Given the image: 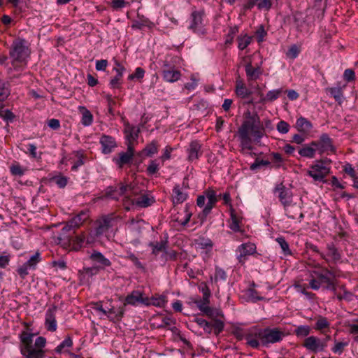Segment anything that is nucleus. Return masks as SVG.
Listing matches in <instances>:
<instances>
[{
	"instance_id": "f257e3e1",
	"label": "nucleus",
	"mask_w": 358,
	"mask_h": 358,
	"mask_svg": "<svg viewBox=\"0 0 358 358\" xmlns=\"http://www.w3.org/2000/svg\"><path fill=\"white\" fill-rule=\"evenodd\" d=\"M264 134V129L260 123L259 117L257 113H245V120L238 130L241 150H252V138L259 141Z\"/></svg>"
},
{
	"instance_id": "f03ea898",
	"label": "nucleus",
	"mask_w": 358,
	"mask_h": 358,
	"mask_svg": "<svg viewBox=\"0 0 358 358\" xmlns=\"http://www.w3.org/2000/svg\"><path fill=\"white\" fill-rule=\"evenodd\" d=\"M34 334L27 331H22L20 335V352L24 358H45L44 348L46 339L38 336L34 343Z\"/></svg>"
},
{
	"instance_id": "7ed1b4c3",
	"label": "nucleus",
	"mask_w": 358,
	"mask_h": 358,
	"mask_svg": "<svg viewBox=\"0 0 358 358\" xmlns=\"http://www.w3.org/2000/svg\"><path fill=\"white\" fill-rule=\"evenodd\" d=\"M314 267L315 269L310 272V287L314 290H318L322 284L324 283L327 289L334 291L335 285L331 278L332 272L327 268L322 267L320 264H315Z\"/></svg>"
},
{
	"instance_id": "20e7f679",
	"label": "nucleus",
	"mask_w": 358,
	"mask_h": 358,
	"mask_svg": "<svg viewBox=\"0 0 358 358\" xmlns=\"http://www.w3.org/2000/svg\"><path fill=\"white\" fill-rule=\"evenodd\" d=\"M138 192L131 184L119 182L113 186H110L106 189V196L118 200L122 197L124 208L127 210L131 209L129 203L133 196L137 195Z\"/></svg>"
},
{
	"instance_id": "39448f33",
	"label": "nucleus",
	"mask_w": 358,
	"mask_h": 358,
	"mask_svg": "<svg viewBox=\"0 0 358 358\" xmlns=\"http://www.w3.org/2000/svg\"><path fill=\"white\" fill-rule=\"evenodd\" d=\"M274 193L278 194V197L284 207L286 215L290 219H295L300 208L293 203V195L291 189L286 187L282 183L275 185Z\"/></svg>"
},
{
	"instance_id": "423d86ee",
	"label": "nucleus",
	"mask_w": 358,
	"mask_h": 358,
	"mask_svg": "<svg viewBox=\"0 0 358 358\" xmlns=\"http://www.w3.org/2000/svg\"><path fill=\"white\" fill-rule=\"evenodd\" d=\"M31 54L29 43L24 38L15 39L10 48L9 55L11 58L12 64L15 66L17 63H22L27 61Z\"/></svg>"
},
{
	"instance_id": "0eeeda50",
	"label": "nucleus",
	"mask_w": 358,
	"mask_h": 358,
	"mask_svg": "<svg viewBox=\"0 0 358 358\" xmlns=\"http://www.w3.org/2000/svg\"><path fill=\"white\" fill-rule=\"evenodd\" d=\"M88 217L89 214L87 211H81L79 214L69 220L62 228L61 233L57 238L59 240V242L64 241V243H68L70 241L71 234H66L67 232L79 227L88 219Z\"/></svg>"
},
{
	"instance_id": "6e6552de",
	"label": "nucleus",
	"mask_w": 358,
	"mask_h": 358,
	"mask_svg": "<svg viewBox=\"0 0 358 358\" xmlns=\"http://www.w3.org/2000/svg\"><path fill=\"white\" fill-rule=\"evenodd\" d=\"M327 159L316 160L307 171V175L315 182H326L325 178L330 173V167L326 164Z\"/></svg>"
},
{
	"instance_id": "1a4fd4ad",
	"label": "nucleus",
	"mask_w": 358,
	"mask_h": 358,
	"mask_svg": "<svg viewBox=\"0 0 358 358\" xmlns=\"http://www.w3.org/2000/svg\"><path fill=\"white\" fill-rule=\"evenodd\" d=\"M264 328L257 326L250 327L245 334L246 344L254 349L264 347Z\"/></svg>"
},
{
	"instance_id": "9d476101",
	"label": "nucleus",
	"mask_w": 358,
	"mask_h": 358,
	"mask_svg": "<svg viewBox=\"0 0 358 358\" xmlns=\"http://www.w3.org/2000/svg\"><path fill=\"white\" fill-rule=\"evenodd\" d=\"M311 145L315 147L316 150L318 151L320 155L324 153L329 155V153H334L336 152L333 140L325 133L321 134L317 141H312Z\"/></svg>"
},
{
	"instance_id": "9b49d317",
	"label": "nucleus",
	"mask_w": 358,
	"mask_h": 358,
	"mask_svg": "<svg viewBox=\"0 0 358 358\" xmlns=\"http://www.w3.org/2000/svg\"><path fill=\"white\" fill-rule=\"evenodd\" d=\"M187 303L190 306L196 305L200 311H201L204 315L208 316L209 317L222 315L217 310H214L209 306L210 299H206L205 298L201 299L200 296H197L195 297H190L187 301Z\"/></svg>"
},
{
	"instance_id": "f8f14e48",
	"label": "nucleus",
	"mask_w": 358,
	"mask_h": 358,
	"mask_svg": "<svg viewBox=\"0 0 358 358\" xmlns=\"http://www.w3.org/2000/svg\"><path fill=\"white\" fill-rule=\"evenodd\" d=\"M235 252L238 263L243 265L249 256L257 252V247L255 243L247 242L238 245Z\"/></svg>"
},
{
	"instance_id": "ddd939ff",
	"label": "nucleus",
	"mask_w": 358,
	"mask_h": 358,
	"mask_svg": "<svg viewBox=\"0 0 358 358\" xmlns=\"http://www.w3.org/2000/svg\"><path fill=\"white\" fill-rule=\"evenodd\" d=\"M264 347L280 342L285 337V333L278 328H264Z\"/></svg>"
},
{
	"instance_id": "4468645a",
	"label": "nucleus",
	"mask_w": 358,
	"mask_h": 358,
	"mask_svg": "<svg viewBox=\"0 0 358 358\" xmlns=\"http://www.w3.org/2000/svg\"><path fill=\"white\" fill-rule=\"evenodd\" d=\"M203 15L204 12L203 10L192 11L190 15L188 29L194 33L203 34L205 33L203 22Z\"/></svg>"
},
{
	"instance_id": "2eb2a0df",
	"label": "nucleus",
	"mask_w": 358,
	"mask_h": 358,
	"mask_svg": "<svg viewBox=\"0 0 358 358\" xmlns=\"http://www.w3.org/2000/svg\"><path fill=\"white\" fill-rule=\"evenodd\" d=\"M303 346L311 352L317 353L324 351L327 347V344L326 341L310 336L305 338Z\"/></svg>"
},
{
	"instance_id": "dca6fc26",
	"label": "nucleus",
	"mask_w": 358,
	"mask_h": 358,
	"mask_svg": "<svg viewBox=\"0 0 358 358\" xmlns=\"http://www.w3.org/2000/svg\"><path fill=\"white\" fill-rule=\"evenodd\" d=\"M327 253L324 254L322 252H320L317 250L314 249V250L318 252L321 257L327 263H336L341 259V255L333 243L328 244L327 245Z\"/></svg>"
},
{
	"instance_id": "f3484780",
	"label": "nucleus",
	"mask_w": 358,
	"mask_h": 358,
	"mask_svg": "<svg viewBox=\"0 0 358 358\" xmlns=\"http://www.w3.org/2000/svg\"><path fill=\"white\" fill-rule=\"evenodd\" d=\"M148 297H144L139 290H134L125 299L124 305L138 306V304H148Z\"/></svg>"
},
{
	"instance_id": "a211bd4d",
	"label": "nucleus",
	"mask_w": 358,
	"mask_h": 358,
	"mask_svg": "<svg viewBox=\"0 0 358 358\" xmlns=\"http://www.w3.org/2000/svg\"><path fill=\"white\" fill-rule=\"evenodd\" d=\"M155 201L153 196L149 194H141L136 199L131 197L129 206L130 208L133 206H138L140 208H147L151 206Z\"/></svg>"
},
{
	"instance_id": "6ab92c4d",
	"label": "nucleus",
	"mask_w": 358,
	"mask_h": 358,
	"mask_svg": "<svg viewBox=\"0 0 358 358\" xmlns=\"http://www.w3.org/2000/svg\"><path fill=\"white\" fill-rule=\"evenodd\" d=\"M206 198L208 200L206 206L204 207L202 215L203 217H206L210 212L212 208L215 206L217 201V196L216 192L211 189H208L204 192Z\"/></svg>"
},
{
	"instance_id": "aec40b11",
	"label": "nucleus",
	"mask_w": 358,
	"mask_h": 358,
	"mask_svg": "<svg viewBox=\"0 0 358 358\" xmlns=\"http://www.w3.org/2000/svg\"><path fill=\"white\" fill-rule=\"evenodd\" d=\"M113 217L110 215H104L96 221V234L102 235L106 233L111 227Z\"/></svg>"
},
{
	"instance_id": "412c9836",
	"label": "nucleus",
	"mask_w": 358,
	"mask_h": 358,
	"mask_svg": "<svg viewBox=\"0 0 358 358\" xmlns=\"http://www.w3.org/2000/svg\"><path fill=\"white\" fill-rule=\"evenodd\" d=\"M257 6L259 10H269L272 7V0H247L243 8L250 10Z\"/></svg>"
},
{
	"instance_id": "4be33fe9",
	"label": "nucleus",
	"mask_w": 358,
	"mask_h": 358,
	"mask_svg": "<svg viewBox=\"0 0 358 358\" xmlns=\"http://www.w3.org/2000/svg\"><path fill=\"white\" fill-rule=\"evenodd\" d=\"M187 188L185 185V179L182 182V187L176 185L173 189V201L174 203H182L187 199V193L184 190L183 187Z\"/></svg>"
},
{
	"instance_id": "5701e85b",
	"label": "nucleus",
	"mask_w": 358,
	"mask_h": 358,
	"mask_svg": "<svg viewBox=\"0 0 358 358\" xmlns=\"http://www.w3.org/2000/svg\"><path fill=\"white\" fill-rule=\"evenodd\" d=\"M56 306H52L48 308L45 313V326L48 331H55L57 329V322L55 319V314L57 311Z\"/></svg>"
},
{
	"instance_id": "b1692460",
	"label": "nucleus",
	"mask_w": 358,
	"mask_h": 358,
	"mask_svg": "<svg viewBox=\"0 0 358 358\" xmlns=\"http://www.w3.org/2000/svg\"><path fill=\"white\" fill-rule=\"evenodd\" d=\"M90 259L98 266L96 268L104 269L111 265L110 261L106 258L100 252L94 251L90 257Z\"/></svg>"
},
{
	"instance_id": "393cba45",
	"label": "nucleus",
	"mask_w": 358,
	"mask_h": 358,
	"mask_svg": "<svg viewBox=\"0 0 358 358\" xmlns=\"http://www.w3.org/2000/svg\"><path fill=\"white\" fill-rule=\"evenodd\" d=\"M99 142L101 145L102 152L105 154L110 153L116 147L115 139L110 136H102Z\"/></svg>"
},
{
	"instance_id": "a878e982",
	"label": "nucleus",
	"mask_w": 358,
	"mask_h": 358,
	"mask_svg": "<svg viewBox=\"0 0 358 358\" xmlns=\"http://www.w3.org/2000/svg\"><path fill=\"white\" fill-rule=\"evenodd\" d=\"M201 146L199 142L192 141L189 144V147L187 150L188 159L192 162L198 159L199 157L202 154V152L201 151Z\"/></svg>"
},
{
	"instance_id": "bb28decb",
	"label": "nucleus",
	"mask_w": 358,
	"mask_h": 358,
	"mask_svg": "<svg viewBox=\"0 0 358 358\" xmlns=\"http://www.w3.org/2000/svg\"><path fill=\"white\" fill-rule=\"evenodd\" d=\"M345 86H346L345 85H344L343 86H341L340 85H338L336 87H329L326 90L327 92H329L330 94V95L332 97H334L335 101H337L339 105H341L343 103V99H344L343 91L344 88L345 87Z\"/></svg>"
},
{
	"instance_id": "cd10ccee",
	"label": "nucleus",
	"mask_w": 358,
	"mask_h": 358,
	"mask_svg": "<svg viewBox=\"0 0 358 358\" xmlns=\"http://www.w3.org/2000/svg\"><path fill=\"white\" fill-rule=\"evenodd\" d=\"M162 76L166 82L174 83L180 79L181 73L174 67L170 70H163Z\"/></svg>"
},
{
	"instance_id": "c85d7f7f",
	"label": "nucleus",
	"mask_w": 358,
	"mask_h": 358,
	"mask_svg": "<svg viewBox=\"0 0 358 358\" xmlns=\"http://www.w3.org/2000/svg\"><path fill=\"white\" fill-rule=\"evenodd\" d=\"M296 128L299 132L308 133L313 128V124L306 118L300 117L296 120Z\"/></svg>"
},
{
	"instance_id": "c756f323",
	"label": "nucleus",
	"mask_w": 358,
	"mask_h": 358,
	"mask_svg": "<svg viewBox=\"0 0 358 358\" xmlns=\"http://www.w3.org/2000/svg\"><path fill=\"white\" fill-rule=\"evenodd\" d=\"M133 159V156L130 153L122 152L118 154L117 157L113 158V162L119 168H122L125 164H129Z\"/></svg>"
},
{
	"instance_id": "7c9ffc66",
	"label": "nucleus",
	"mask_w": 358,
	"mask_h": 358,
	"mask_svg": "<svg viewBox=\"0 0 358 358\" xmlns=\"http://www.w3.org/2000/svg\"><path fill=\"white\" fill-rule=\"evenodd\" d=\"M316 151L315 147L312 145L310 142L309 144L303 145L299 150V154L303 157L313 159L315 156Z\"/></svg>"
},
{
	"instance_id": "2f4dec72",
	"label": "nucleus",
	"mask_w": 358,
	"mask_h": 358,
	"mask_svg": "<svg viewBox=\"0 0 358 358\" xmlns=\"http://www.w3.org/2000/svg\"><path fill=\"white\" fill-rule=\"evenodd\" d=\"M79 111L82 115L81 123L85 127L90 126L93 122V115L92 113L85 107L80 106Z\"/></svg>"
},
{
	"instance_id": "473e14b6",
	"label": "nucleus",
	"mask_w": 358,
	"mask_h": 358,
	"mask_svg": "<svg viewBox=\"0 0 358 358\" xmlns=\"http://www.w3.org/2000/svg\"><path fill=\"white\" fill-rule=\"evenodd\" d=\"M140 132L139 128L129 124L126 125L124 133L128 141H134L138 138Z\"/></svg>"
},
{
	"instance_id": "72a5a7b5",
	"label": "nucleus",
	"mask_w": 358,
	"mask_h": 358,
	"mask_svg": "<svg viewBox=\"0 0 358 358\" xmlns=\"http://www.w3.org/2000/svg\"><path fill=\"white\" fill-rule=\"evenodd\" d=\"M124 310L123 308L120 307L117 309L112 307L108 308L107 315H106L110 320L119 321L122 319L124 315Z\"/></svg>"
},
{
	"instance_id": "f704fd0d",
	"label": "nucleus",
	"mask_w": 358,
	"mask_h": 358,
	"mask_svg": "<svg viewBox=\"0 0 358 358\" xmlns=\"http://www.w3.org/2000/svg\"><path fill=\"white\" fill-rule=\"evenodd\" d=\"M241 220L238 217L234 209H231V218L229 227L234 232H241Z\"/></svg>"
},
{
	"instance_id": "c9c22d12",
	"label": "nucleus",
	"mask_w": 358,
	"mask_h": 358,
	"mask_svg": "<svg viewBox=\"0 0 358 358\" xmlns=\"http://www.w3.org/2000/svg\"><path fill=\"white\" fill-rule=\"evenodd\" d=\"M167 243V241H162L159 242L150 243L149 245L152 249V253L156 256L161 252L166 253Z\"/></svg>"
},
{
	"instance_id": "e433bc0d",
	"label": "nucleus",
	"mask_w": 358,
	"mask_h": 358,
	"mask_svg": "<svg viewBox=\"0 0 358 358\" xmlns=\"http://www.w3.org/2000/svg\"><path fill=\"white\" fill-rule=\"evenodd\" d=\"M245 69L246 75L250 80H256L261 74L260 69L259 67H253L251 63L247 64Z\"/></svg>"
},
{
	"instance_id": "4c0bfd02",
	"label": "nucleus",
	"mask_w": 358,
	"mask_h": 358,
	"mask_svg": "<svg viewBox=\"0 0 358 358\" xmlns=\"http://www.w3.org/2000/svg\"><path fill=\"white\" fill-rule=\"evenodd\" d=\"M148 304H145L146 306H154L156 307H164L166 303V296L160 295L158 296H152L151 298L148 297Z\"/></svg>"
},
{
	"instance_id": "58836bf2",
	"label": "nucleus",
	"mask_w": 358,
	"mask_h": 358,
	"mask_svg": "<svg viewBox=\"0 0 358 358\" xmlns=\"http://www.w3.org/2000/svg\"><path fill=\"white\" fill-rule=\"evenodd\" d=\"M236 93L238 96L245 99L248 98L252 92L246 87L242 81H238L236 83Z\"/></svg>"
},
{
	"instance_id": "ea45409f",
	"label": "nucleus",
	"mask_w": 358,
	"mask_h": 358,
	"mask_svg": "<svg viewBox=\"0 0 358 358\" xmlns=\"http://www.w3.org/2000/svg\"><path fill=\"white\" fill-rule=\"evenodd\" d=\"M154 27V23L148 19H139L134 20L132 22L131 28L135 29H142L144 27L152 29Z\"/></svg>"
},
{
	"instance_id": "a19ab883",
	"label": "nucleus",
	"mask_w": 358,
	"mask_h": 358,
	"mask_svg": "<svg viewBox=\"0 0 358 358\" xmlns=\"http://www.w3.org/2000/svg\"><path fill=\"white\" fill-rule=\"evenodd\" d=\"M330 326V322L323 316H318L317 317V321L315 322L314 329L317 331H323L324 329L329 328Z\"/></svg>"
},
{
	"instance_id": "79ce46f5",
	"label": "nucleus",
	"mask_w": 358,
	"mask_h": 358,
	"mask_svg": "<svg viewBox=\"0 0 358 358\" xmlns=\"http://www.w3.org/2000/svg\"><path fill=\"white\" fill-rule=\"evenodd\" d=\"M143 152L148 157H152L153 155L158 152V144L156 141H152L150 143L148 144L143 149Z\"/></svg>"
},
{
	"instance_id": "37998d69",
	"label": "nucleus",
	"mask_w": 358,
	"mask_h": 358,
	"mask_svg": "<svg viewBox=\"0 0 358 358\" xmlns=\"http://www.w3.org/2000/svg\"><path fill=\"white\" fill-rule=\"evenodd\" d=\"M238 48L243 50L246 48L251 43L252 38L248 35H241L238 36Z\"/></svg>"
},
{
	"instance_id": "c03bdc74",
	"label": "nucleus",
	"mask_w": 358,
	"mask_h": 358,
	"mask_svg": "<svg viewBox=\"0 0 358 358\" xmlns=\"http://www.w3.org/2000/svg\"><path fill=\"white\" fill-rule=\"evenodd\" d=\"M275 241L279 244L281 248L282 252L284 255H290L292 254L291 250L289 249V246L288 243L285 241L283 237H278L275 239Z\"/></svg>"
},
{
	"instance_id": "a18cd8bd",
	"label": "nucleus",
	"mask_w": 358,
	"mask_h": 358,
	"mask_svg": "<svg viewBox=\"0 0 358 358\" xmlns=\"http://www.w3.org/2000/svg\"><path fill=\"white\" fill-rule=\"evenodd\" d=\"M212 325V332L215 335L220 334L224 329V322L218 319H213L211 322Z\"/></svg>"
},
{
	"instance_id": "49530a36",
	"label": "nucleus",
	"mask_w": 358,
	"mask_h": 358,
	"mask_svg": "<svg viewBox=\"0 0 358 358\" xmlns=\"http://www.w3.org/2000/svg\"><path fill=\"white\" fill-rule=\"evenodd\" d=\"M195 322L203 328V331L208 334L212 333L211 322L206 321L204 319L196 317L194 320Z\"/></svg>"
},
{
	"instance_id": "de8ad7c7",
	"label": "nucleus",
	"mask_w": 358,
	"mask_h": 358,
	"mask_svg": "<svg viewBox=\"0 0 358 358\" xmlns=\"http://www.w3.org/2000/svg\"><path fill=\"white\" fill-rule=\"evenodd\" d=\"M0 118H2L7 122H13L15 118V115L10 110L0 107Z\"/></svg>"
},
{
	"instance_id": "09e8293b",
	"label": "nucleus",
	"mask_w": 358,
	"mask_h": 358,
	"mask_svg": "<svg viewBox=\"0 0 358 358\" xmlns=\"http://www.w3.org/2000/svg\"><path fill=\"white\" fill-rule=\"evenodd\" d=\"M282 92V89H277L268 91L266 95L265 96L266 102H272L276 100L280 96Z\"/></svg>"
},
{
	"instance_id": "8fccbe9b",
	"label": "nucleus",
	"mask_w": 358,
	"mask_h": 358,
	"mask_svg": "<svg viewBox=\"0 0 358 358\" xmlns=\"http://www.w3.org/2000/svg\"><path fill=\"white\" fill-rule=\"evenodd\" d=\"M160 164L157 159L151 160L147 167V172L149 175H155L159 169Z\"/></svg>"
},
{
	"instance_id": "3c124183",
	"label": "nucleus",
	"mask_w": 358,
	"mask_h": 358,
	"mask_svg": "<svg viewBox=\"0 0 358 358\" xmlns=\"http://www.w3.org/2000/svg\"><path fill=\"white\" fill-rule=\"evenodd\" d=\"M292 19L294 26L297 29H299L305 22V17L303 16V14L301 12L294 13L292 15Z\"/></svg>"
},
{
	"instance_id": "603ef678",
	"label": "nucleus",
	"mask_w": 358,
	"mask_h": 358,
	"mask_svg": "<svg viewBox=\"0 0 358 358\" xmlns=\"http://www.w3.org/2000/svg\"><path fill=\"white\" fill-rule=\"evenodd\" d=\"M310 332V327L308 325L299 326L294 331L295 334L298 337H306Z\"/></svg>"
},
{
	"instance_id": "864d4df0",
	"label": "nucleus",
	"mask_w": 358,
	"mask_h": 358,
	"mask_svg": "<svg viewBox=\"0 0 358 358\" xmlns=\"http://www.w3.org/2000/svg\"><path fill=\"white\" fill-rule=\"evenodd\" d=\"M41 260V254L37 252L30 257L26 264L29 266V268L35 269L37 264L39 263Z\"/></svg>"
},
{
	"instance_id": "5fc2aeb1",
	"label": "nucleus",
	"mask_w": 358,
	"mask_h": 358,
	"mask_svg": "<svg viewBox=\"0 0 358 358\" xmlns=\"http://www.w3.org/2000/svg\"><path fill=\"white\" fill-rule=\"evenodd\" d=\"M72 345V339L70 337H67L55 348V350L57 353H61L66 348H71Z\"/></svg>"
},
{
	"instance_id": "6e6d98bb",
	"label": "nucleus",
	"mask_w": 358,
	"mask_h": 358,
	"mask_svg": "<svg viewBox=\"0 0 358 358\" xmlns=\"http://www.w3.org/2000/svg\"><path fill=\"white\" fill-rule=\"evenodd\" d=\"M76 156L77 157V160L73 163V165L71 167V170L73 171H77L78 167L81 166L84 164V155L82 151H77L76 152Z\"/></svg>"
},
{
	"instance_id": "4d7b16f0",
	"label": "nucleus",
	"mask_w": 358,
	"mask_h": 358,
	"mask_svg": "<svg viewBox=\"0 0 358 358\" xmlns=\"http://www.w3.org/2000/svg\"><path fill=\"white\" fill-rule=\"evenodd\" d=\"M51 180L54 182L59 187L64 188L68 182V178L59 175L51 178Z\"/></svg>"
},
{
	"instance_id": "13d9d810",
	"label": "nucleus",
	"mask_w": 358,
	"mask_h": 358,
	"mask_svg": "<svg viewBox=\"0 0 358 358\" xmlns=\"http://www.w3.org/2000/svg\"><path fill=\"white\" fill-rule=\"evenodd\" d=\"M10 91L6 83L0 81V101H3L9 95Z\"/></svg>"
},
{
	"instance_id": "bf43d9fd",
	"label": "nucleus",
	"mask_w": 358,
	"mask_h": 358,
	"mask_svg": "<svg viewBox=\"0 0 358 358\" xmlns=\"http://www.w3.org/2000/svg\"><path fill=\"white\" fill-rule=\"evenodd\" d=\"M270 164V162L267 160L259 159L257 158L253 164L250 165V170L255 171L262 166H268Z\"/></svg>"
},
{
	"instance_id": "052dcab7",
	"label": "nucleus",
	"mask_w": 358,
	"mask_h": 358,
	"mask_svg": "<svg viewBox=\"0 0 358 358\" xmlns=\"http://www.w3.org/2000/svg\"><path fill=\"white\" fill-rule=\"evenodd\" d=\"M125 258L131 261L138 268L144 269L143 264L139 261L138 257L134 254L131 252H127V255L125 256Z\"/></svg>"
},
{
	"instance_id": "680f3d73",
	"label": "nucleus",
	"mask_w": 358,
	"mask_h": 358,
	"mask_svg": "<svg viewBox=\"0 0 358 358\" xmlns=\"http://www.w3.org/2000/svg\"><path fill=\"white\" fill-rule=\"evenodd\" d=\"M348 345V343L347 342H335L334 346L332 348L331 350L334 353L341 355L343 352L344 348Z\"/></svg>"
},
{
	"instance_id": "e2e57ef3",
	"label": "nucleus",
	"mask_w": 358,
	"mask_h": 358,
	"mask_svg": "<svg viewBox=\"0 0 358 358\" xmlns=\"http://www.w3.org/2000/svg\"><path fill=\"white\" fill-rule=\"evenodd\" d=\"M144 75H145V71L141 67H137L135 69L134 73L128 76V79L129 80H133L135 78L141 79L144 77Z\"/></svg>"
},
{
	"instance_id": "0e129e2a",
	"label": "nucleus",
	"mask_w": 358,
	"mask_h": 358,
	"mask_svg": "<svg viewBox=\"0 0 358 358\" xmlns=\"http://www.w3.org/2000/svg\"><path fill=\"white\" fill-rule=\"evenodd\" d=\"M299 52H300V50H299V48L296 45H292L289 48V50L287 52V56L289 58L295 59L297 57Z\"/></svg>"
},
{
	"instance_id": "69168bd1",
	"label": "nucleus",
	"mask_w": 358,
	"mask_h": 358,
	"mask_svg": "<svg viewBox=\"0 0 358 358\" xmlns=\"http://www.w3.org/2000/svg\"><path fill=\"white\" fill-rule=\"evenodd\" d=\"M277 130L282 134H287L289 130V124L285 121L281 120L277 124Z\"/></svg>"
},
{
	"instance_id": "338daca9",
	"label": "nucleus",
	"mask_w": 358,
	"mask_h": 358,
	"mask_svg": "<svg viewBox=\"0 0 358 358\" xmlns=\"http://www.w3.org/2000/svg\"><path fill=\"white\" fill-rule=\"evenodd\" d=\"M115 66L113 68V71H115L117 76V77L122 78L124 72L125 71V68L123 65H122L117 60H114Z\"/></svg>"
},
{
	"instance_id": "774afa93",
	"label": "nucleus",
	"mask_w": 358,
	"mask_h": 358,
	"mask_svg": "<svg viewBox=\"0 0 358 358\" xmlns=\"http://www.w3.org/2000/svg\"><path fill=\"white\" fill-rule=\"evenodd\" d=\"M174 68V64L172 62V58L170 57H166L162 61V69L163 70H170Z\"/></svg>"
}]
</instances>
